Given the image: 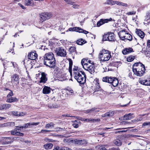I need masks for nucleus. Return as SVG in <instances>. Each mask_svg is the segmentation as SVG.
Returning <instances> with one entry per match:
<instances>
[{
  "mask_svg": "<svg viewBox=\"0 0 150 150\" xmlns=\"http://www.w3.org/2000/svg\"><path fill=\"white\" fill-rule=\"evenodd\" d=\"M15 126L14 122H8L0 125V127H13Z\"/></svg>",
  "mask_w": 150,
  "mask_h": 150,
  "instance_id": "4468645a",
  "label": "nucleus"
},
{
  "mask_svg": "<svg viewBox=\"0 0 150 150\" xmlns=\"http://www.w3.org/2000/svg\"><path fill=\"white\" fill-rule=\"evenodd\" d=\"M149 125L150 126V122H144L142 125L143 126Z\"/></svg>",
  "mask_w": 150,
  "mask_h": 150,
  "instance_id": "603ef678",
  "label": "nucleus"
},
{
  "mask_svg": "<svg viewBox=\"0 0 150 150\" xmlns=\"http://www.w3.org/2000/svg\"><path fill=\"white\" fill-rule=\"evenodd\" d=\"M108 150H120L119 148V147H112L110 148Z\"/></svg>",
  "mask_w": 150,
  "mask_h": 150,
  "instance_id": "3c124183",
  "label": "nucleus"
},
{
  "mask_svg": "<svg viewBox=\"0 0 150 150\" xmlns=\"http://www.w3.org/2000/svg\"><path fill=\"white\" fill-rule=\"evenodd\" d=\"M76 27H74L73 28H70L69 29V30L70 31H76Z\"/></svg>",
  "mask_w": 150,
  "mask_h": 150,
  "instance_id": "c03bdc74",
  "label": "nucleus"
},
{
  "mask_svg": "<svg viewBox=\"0 0 150 150\" xmlns=\"http://www.w3.org/2000/svg\"><path fill=\"white\" fill-rule=\"evenodd\" d=\"M133 51V49L131 48H126L125 50L122 51V53L125 55L131 53Z\"/></svg>",
  "mask_w": 150,
  "mask_h": 150,
  "instance_id": "aec40b11",
  "label": "nucleus"
},
{
  "mask_svg": "<svg viewBox=\"0 0 150 150\" xmlns=\"http://www.w3.org/2000/svg\"><path fill=\"white\" fill-rule=\"evenodd\" d=\"M59 147L58 146H57L54 147V148L53 149V150H59Z\"/></svg>",
  "mask_w": 150,
  "mask_h": 150,
  "instance_id": "338daca9",
  "label": "nucleus"
},
{
  "mask_svg": "<svg viewBox=\"0 0 150 150\" xmlns=\"http://www.w3.org/2000/svg\"><path fill=\"white\" fill-rule=\"evenodd\" d=\"M114 35L113 33H108L103 36V40H108L110 41H113L115 40Z\"/></svg>",
  "mask_w": 150,
  "mask_h": 150,
  "instance_id": "6e6552de",
  "label": "nucleus"
},
{
  "mask_svg": "<svg viewBox=\"0 0 150 150\" xmlns=\"http://www.w3.org/2000/svg\"><path fill=\"white\" fill-rule=\"evenodd\" d=\"M74 78L81 84H83L86 81V75L85 72L80 70V72L74 76Z\"/></svg>",
  "mask_w": 150,
  "mask_h": 150,
  "instance_id": "20e7f679",
  "label": "nucleus"
},
{
  "mask_svg": "<svg viewBox=\"0 0 150 150\" xmlns=\"http://www.w3.org/2000/svg\"><path fill=\"white\" fill-rule=\"evenodd\" d=\"M44 64L50 68L55 67L56 60L54 54L52 52H49L45 54L44 57Z\"/></svg>",
  "mask_w": 150,
  "mask_h": 150,
  "instance_id": "f257e3e1",
  "label": "nucleus"
},
{
  "mask_svg": "<svg viewBox=\"0 0 150 150\" xmlns=\"http://www.w3.org/2000/svg\"><path fill=\"white\" fill-rule=\"evenodd\" d=\"M101 147L100 148V150H107V149L105 148V147H107V145H101Z\"/></svg>",
  "mask_w": 150,
  "mask_h": 150,
  "instance_id": "de8ad7c7",
  "label": "nucleus"
},
{
  "mask_svg": "<svg viewBox=\"0 0 150 150\" xmlns=\"http://www.w3.org/2000/svg\"><path fill=\"white\" fill-rule=\"evenodd\" d=\"M28 59L32 60L35 59L37 57V54L34 52H31L27 55Z\"/></svg>",
  "mask_w": 150,
  "mask_h": 150,
  "instance_id": "ddd939ff",
  "label": "nucleus"
},
{
  "mask_svg": "<svg viewBox=\"0 0 150 150\" xmlns=\"http://www.w3.org/2000/svg\"><path fill=\"white\" fill-rule=\"evenodd\" d=\"M136 33L139 37H140L141 38H142L144 37V33L140 30L137 29Z\"/></svg>",
  "mask_w": 150,
  "mask_h": 150,
  "instance_id": "412c9836",
  "label": "nucleus"
},
{
  "mask_svg": "<svg viewBox=\"0 0 150 150\" xmlns=\"http://www.w3.org/2000/svg\"><path fill=\"white\" fill-rule=\"evenodd\" d=\"M118 1H114L112 0H108L107 1V3L108 4H111L112 5H114L115 4L117 5V3Z\"/></svg>",
  "mask_w": 150,
  "mask_h": 150,
  "instance_id": "2f4dec72",
  "label": "nucleus"
},
{
  "mask_svg": "<svg viewBox=\"0 0 150 150\" xmlns=\"http://www.w3.org/2000/svg\"><path fill=\"white\" fill-rule=\"evenodd\" d=\"M125 39H126L129 41H131L132 40V36L131 35L127 33L126 35L125 36Z\"/></svg>",
  "mask_w": 150,
  "mask_h": 150,
  "instance_id": "473e14b6",
  "label": "nucleus"
},
{
  "mask_svg": "<svg viewBox=\"0 0 150 150\" xmlns=\"http://www.w3.org/2000/svg\"><path fill=\"white\" fill-rule=\"evenodd\" d=\"M88 61V59H82L81 61V64L82 65L83 67V66L84 65L88 63L86 62H87Z\"/></svg>",
  "mask_w": 150,
  "mask_h": 150,
  "instance_id": "a19ab883",
  "label": "nucleus"
},
{
  "mask_svg": "<svg viewBox=\"0 0 150 150\" xmlns=\"http://www.w3.org/2000/svg\"><path fill=\"white\" fill-rule=\"evenodd\" d=\"M2 139L3 140H6V141H8V139H12V140H13V138L12 137H3Z\"/></svg>",
  "mask_w": 150,
  "mask_h": 150,
  "instance_id": "a18cd8bd",
  "label": "nucleus"
},
{
  "mask_svg": "<svg viewBox=\"0 0 150 150\" xmlns=\"http://www.w3.org/2000/svg\"><path fill=\"white\" fill-rule=\"evenodd\" d=\"M47 80V78L46 76V75L45 73H42L41 74V77L40 78V83H45Z\"/></svg>",
  "mask_w": 150,
  "mask_h": 150,
  "instance_id": "6ab92c4d",
  "label": "nucleus"
},
{
  "mask_svg": "<svg viewBox=\"0 0 150 150\" xmlns=\"http://www.w3.org/2000/svg\"><path fill=\"white\" fill-rule=\"evenodd\" d=\"M53 146V144L50 143H48L44 146V148L46 149H51Z\"/></svg>",
  "mask_w": 150,
  "mask_h": 150,
  "instance_id": "a878e982",
  "label": "nucleus"
},
{
  "mask_svg": "<svg viewBox=\"0 0 150 150\" xmlns=\"http://www.w3.org/2000/svg\"><path fill=\"white\" fill-rule=\"evenodd\" d=\"M86 42L85 40L82 39H79L76 41V43L79 45H82L86 43Z\"/></svg>",
  "mask_w": 150,
  "mask_h": 150,
  "instance_id": "cd10ccee",
  "label": "nucleus"
},
{
  "mask_svg": "<svg viewBox=\"0 0 150 150\" xmlns=\"http://www.w3.org/2000/svg\"><path fill=\"white\" fill-rule=\"evenodd\" d=\"M132 70L134 74L137 76H141L145 73V69L144 64L140 62H137L134 64Z\"/></svg>",
  "mask_w": 150,
  "mask_h": 150,
  "instance_id": "f03ea898",
  "label": "nucleus"
},
{
  "mask_svg": "<svg viewBox=\"0 0 150 150\" xmlns=\"http://www.w3.org/2000/svg\"><path fill=\"white\" fill-rule=\"evenodd\" d=\"M18 101V99L15 97H11L8 98L6 100V102L8 103H12L13 102H16Z\"/></svg>",
  "mask_w": 150,
  "mask_h": 150,
  "instance_id": "5701e85b",
  "label": "nucleus"
},
{
  "mask_svg": "<svg viewBox=\"0 0 150 150\" xmlns=\"http://www.w3.org/2000/svg\"><path fill=\"white\" fill-rule=\"evenodd\" d=\"M24 115H25V113H24L23 112H18V116H22Z\"/></svg>",
  "mask_w": 150,
  "mask_h": 150,
  "instance_id": "bf43d9fd",
  "label": "nucleus"
},
{
  "mask_svg": "<svg viewBox=\"0 0 150 150\" xmlns=\"http://www.w3.org/2000/svg\"><path fill=\"white\" fill-rule=\"evenodd\" d=\"M117 3V5L118 6H121L125 7L128 6V5L126 3H123L122 2L118 1Z\"/></svg>",
  "mask_w": 150,
  "mask_h": 150,
  "instance_id": "4c0bfd02",
  "label": "nucleus"
},
{
  "mask_svg": "<svg viewBox=\"0 0 150 150\" xmlns=\"http://www.w3.org/2000/svg\"><path fill=\"white\" fill-rule=\"evenodd\" d=\"M49 107L51 108H56L58 107V106L56 103H54V104H53L52 105H50Z\"/></svg>",
  "mask_w": 150,
  "mask_h": 150,
  "instance_id": "49530a36",
  "label": "nucleus"
},
{
  "mask_svg": "<svg viewBox=\"0 0 150 150\" xmlns=\"http://www.w3.org/2000/svg\"><path fill=\"white\" fill-rule=\"evenodd\" d=\"M64 0L67 1V3L68 4H69L72 5H73V4H74V2H72L70 0H67H67Z\"/></svg>",
  "mask_w": 150,
  "mask_h": 150,
  "instance_id": "4d7b16f0",
  "label": "nucleus"
},
{
  "mask_svg": "<svg viewBox=\"0 0 150 150\" xmlns=\"http://www.w3.org/2000/svg\"><path fill=\"white\" fill-rule=\"evenodd\" d=\"M54 124L53 122H51L47 124L45 126V128L46 129L50 128L51 127H54Z\"/></svg>",
  "mask_w": 150,
  "mask_h": 150,
  "instance_id": "7c9ffc66",
  "label": "nucleus"
},
{
  "mask_svg": "<svg viewBox=\"0 0 150 150\" xmlns=\"http://www.w3.org/2000/svg\"><path fill=\"white\" fill-rule=\"evenodd\" d=\"M96 109H97V108H93L91 109H89V110L90 112H91V113L92 112L95 111V110Z\"/></svg>",
  "mask_w": 150,
  "mask_h": 150,
  "instance_id": "680f3d73",
  "label": "nucleus"
},
{
  "mask_svg": "<svg viewBox=\"0 0 150 150\" xmlns=\"http://www.w3.org/2000/svg\"><path fill=\"white\" fill-rule=\"evenodd\" d=\"M104 116L105 117H108V116H110V113L109 112H107L105 114H104Z\"/></svg>",
  "mask_w": 150,
  "mask_h": 150,
  "instance_id": "13d9d810",
  "label": "nucleus"
},
{
  "mask_svg": "<svg viewBox=\"0 0 150 150\" xmlns=\"http://www.w3.org/2000/svg\"><path fill=\"white\" fill-rule=\"evenodd\" d=\"M150 23V19L149 18V17L148 16H146L144 20V24L145 25H147Z\"/></svg>",
  "mask_w": 150,
  "mask_h": 150,
  "instance_id": "72a5a7b5",
  "label": "nucleus"
},
{
  "mask_svg": "<svg viewBox=\"0 0 150 150\" xmlns=\"http://www.w3.org/2000/svg\"><path fill=\"white\" fill-rule=\"evenodd\" d=\"M147 45L149 47H150V40H148L147 42Z\"/></svg>",
  "mask_w": 150,
  "mask_h": 150,
  "instance_id": "774afa93",
  "label": "nucleus"
},
{
  "mask_svg": "<svg viewBox=\"0 0 150 150\" xmlns=\"http://www.w3.org/2000/svg\"><path fill=\"white\" fill-rule=\"evenodd\" d=\"M11 114L15 116H18V112L17 111H13L11 112Z\"/></svg>",
  "mask_w": 150,
  "mask_h": 150,
  "instance_id": "8fccbe9b",
  "label": "nucleus"
},
{
  "mask_svg": "<svg viewBox=\"0 0 150 150\" xmlns=\"http://www.w3.org/2000/svg\"><path fill=\"white\" fill-rule=\"evenodd\" d=\"M127 33L124 30L120 31L118 35L119 37L122 40H125V36L126 35Z\"/></svg>",
  "mask_w": 150,
  "mask_h": 150,
  "instance_id": "2eb2a0df",
  "label": "nucleus"
},
{
  "mask_svg": "<svg viewBox=\"0 0 150 150\" xmlns=\"http://www.w3.org/2000/svg\"><path fill=\"white\" fill-rule=\"evenodd\" d=\"M134 59V56H130L127 58V61L128 62H130L133 61Z\"/></svg>",
  "mask_w": 150,
  "mask_h": 150,
  "instance_id": "58836bf2",
  "label": "nucleus"
},
{
  "mask_svg": "<svg viewBox=\"0 0 150 150\" xmlns=\"http://www.w3.org/2000/svg\"><path fill=\"white\" fill-rule=\"evenodd\" d=\"M11 82L13 85H17L19 83V76L16 74H13L11 77Z\"/></svg>",
  "mask_w": 150,
  "mask_h": 150,
  "instance_id": "0eeeda50",
  "label": "nucleus"
},
{
  "mask_svg": "<svg viewBox=\"0 0 150 150\" xmlns=\"http://www.w3.org/2000/svg\"><path fill=\"white\" fill-rule=\"evenodd\" d=\"M73 71H74V76L80 72L79 69H78V67H74V68L73 69Z\"/></svg>",
  "mask_w": 150,
  "mask_h": 150,
  "instance_id": "c756f323",
  "label": "nucleus"
},
{
  "mask_svg": "<svg viewBox=\"0 0 150 150\" xmlns=\"http://www.w3.org/2000/svg\"><path fill=\"white\" fill-rule=\"evenodd\" d=\"M142 120V117H139L138 118H137V120H136V121L137 122H138L139 121Z\"/></svg>",
  "mask_w": 150,
  "mask_h": 150,
  "instance_id": "052dcab7",
  "label": "nucleus"
},
{
  "mask_svg": "<svg viewBox=\"0 0 150 150\" xmlns=\"http://www.w3.org/2000/svg\"><path fill=\"white\" fill-rule=\"evenodd\" d=\"M136 12L135 11H129L126 14L128 15H135L136 14Z\"/></svg>",
  "mask_w": 150,
  "mask_h": 150,
  "instance_id": "37998d69",
  "label": "nucleus"
},
{
  "mask_svg": "<svg viewBox=\"0 0 150 150\" xmlns=\"http://www.w3.org/2000/svg\"><path fill=\"white\" fill-rule=\"evenodd\" d=\"M132 73L131 72L129 73V76L131 78H134L133 76H132Z\"/></svg>",
  "mask_w": 150,
  "mask_h": 150,
  "instance_id": "69168bd1",
  "label": "nucleus"
},
{
  "mask_svg": "<svg viewBox=\"0 0 150 150\" xmlns=\"http://www.w3.org/2000/svg\"><path fill=\"white\" fill-rule=\"evenodd\" d=\"M18 5L20 7H21L23 9H25V7L24 6H23V5H22L20 3H18Z\"/></svg>",
  "mask_w": 150,
  "mask_h": 150,
  "instance_id": "0e129e2a",
  "label": "nucleus"
},
{
  "mask_svg": "<svg viewBox=\"0 0 150 150\" xmlns=\"http://www.w3.org/2000/svg\"><path fill=\"white\" fill-rule=\"evenodd\" d=\"M76 32H78L80 33H83L85 34H87L89 32L86 30H84L83 29L79 27H76Z\"/></svg>",
  "mask_w": 150,
  "mask_h": 150,
  "instance_id": "b1692460",
  "label": "nucleus"
},
{
  "mask_svg": "<svg viewBox=\"0 0 150 150\" xmlns=\"http://www.w3.org/2000/svg\"><path fill=\"white\" fill-rule=\"evenodd\" d=\"M133 115V113H129L128 114H126L124 116L123 119L125 120H131L134 118V117L132 116Z\"/></svg>",
  "mask_w": 150,
  "mask_h": 150,
  "instance_id": "f3484780",
  "label": "nucleus"
},
{
  "mask_svg": "<svg viewBox=\"0 0 150 150\" xmlns=\"http://www.w3.org/2000/svg\"><path fill=\"white\" fill-rule=\"evenodd\" d=\"M114 144L117 146H120L122 145V142L119 139H117L114 141Z\"/></svg>",
  "mask_w": 150,
  "mask_h": 150,
  "instance_id": "c85d7f7f",
  "label": "nucleus"
},
{
  "mask_svg": "<svg viewBox=\"0 0 150 150\" xmlns=\"http://www.w3.org/2000/svg\"><path fill=\"white\" fill-rule=\"evenodd\" d=\"M76 121L74 122L73 125L74 127L75 128H78L79 127V125L78 124L76 123Z\"/></svg>",
  "mask_w": 150,
  "mask_h": 150,
  "instance_id": "09e8293b",
  "label": "nucleus"
},
{
  "mask_svg": "<svg viewBox=\"0 0 150 150\" xmlns=\"http://www.w3.org/2000/svg\"><path fill=\"white\" fill-rule=\"evenodd\" d=\"M8 90H9V91L10 92L9 93H8V95L7 96V97L8 98H10L11 97L13 96V93L12 91H11V90H9V89H8Z\"/></svg>",
  "mask_w": 150,
  "mask_h": 150,
  "instance_id": "79ce46f5",
  "label": "nucleus"
},
{
  "mask_svg": "<svg viewBox=\"0 0 150 150\" xmlns=\"http://www.w3.org/2000/svg\"><path fill=\"white\" fill-rule=\"evenodd\" d=\"M69 51L71 53L75 52L76 51V47H71L70 48Z\"/></svg>",
  "mask_w": 150,
  "mask_h": 150,
  "instance_id": "e433bc0d",
  "label": "nucleus"
},
{
  "mask_svg": "<svg viewBox=\"0 0 150 150\" xmlns=\"http://www.w3.org/2000/svg\"><path fill=\"white\" fill-rule=\"evenodd\" d=\"M52 16V14L50 13L45 12L41 13L40 15L41 20L42 22L50 18Z\"/></svg>",
  "mask_w": 150,
  "mask_h": 150,
  "instance_id": "1a4fd4ad",
  "label": "nucleus"
},
{
  "mask_svg": "<svg viewBox=\"0 0 150 150\" xmlns=\"http://www.w3.org/2000/svg\"><path fill=\"white\" fill-rule=\"evenodd\" d=\"M83 68L88 71L91 74H93L94 72V65L91 63H88L86 64L83 66Z\"/></svg>",
  "mask_w": 150,
  "mask_h": 150,
  "instance_id": "423d86ee",
  "label": "nucleus"
},
{
  "mask_svg": "<svg viewBox=\"0 0 150 150\" xmlns=\"http://www.w3.org/2000/svg\"><path fill=\"white\" fill-rule=\"evenodd\" d=\"M139 82L140 84L145 85V86H150V78L149 81L146 80H142L139 79Z\"/></svg>",
  "mask_w": 150,
  "mask_h": 150,
  "instance_id": "dca6fc26",
  "label": "nucleus"
},
{
  "mask_svg": "<svg viewBox=\"0 0 150 150\" xmlns=\"http://www.w3.org/2000/svg\"><path fill=\"white\" fill-rule=\"evenodd\" d=\"M103 81L108 82L112 84L113 86H117L118 84V80L116 78L113 77L106 76L103 78Z\"/></svg>",
  "mask_w": 150,
  "mask_h": 150,
  "instance_id": "39448f33",
  "label": "nucleus"
},
{
  "mask_svg": "<svg viewBox=\"0 0 150 150\" xmlns=\"http://www.w3.org/2000/svg\"><path fill=\"white\" fill-rule=\"evenodd\" d=\"M112 19L111 18H110L109 19H101L97 23V27H99L101 25L105 23H108L109 21H111Z\"/></svg>",
  "mask_w": 150,
  "mask_h": 150,
  "instance_id": "f8f14e48",
  "label": "nucleus"
},
{
  "mask_svg": "<svg viewBox=\"0 0 150 150\" xmlns=\"http://www.w3.org/2000/svg\"><path fill=\"white\" fill-rule=\"evenodd\" d=\"M56 52L58 55L61 57H65L66 55V52L65 50L62 47H58L56 49Z\"/></svg>",
  "mask_w": 150,
  "mask_h": 150,
  "instance_id": "9b49d317",
  "label": "nucleus"
},
{
  "mask_svg": "<svg viewBox=\"0 0 150 150\" xmlns=\"http://www.w3.org/2000/svg\"><path fill=\"white\" fill-rule=\"evenodd\" d=\"M69 71L71 75L72 74V67L73 65V62L71 59L69 60Z\"/></svg>",
  "mask_w": 150,
  "mask_h": 150,
  "instance_id": "393cba45",
  "label": "nucleus"
},
{
  "mask_svg": "<svg viewBox=\"0 0 150 150\" xmlns=\"http://www.w3.org/2000/svg\"><path fill=\"white\" fill-rule=\"evenodd\" d=\"M40 122H36V123H35V122H33L31 123H30V125H35V126H36V125H39V124H40Z\"/></svg>",
  "mask_w": 150,
  "mask_h": 150,
  "instance_id": "864d4df0",
  "label": "nucleus"
},
{
  "mask_svg": "<svg viewBox=\"0 0 150 150\" xmlns=\"http://www.w3.org/2000/svg\"><path fill=\"white\" fill-rule=\"evenodd\" d=\"M50 131L47 130L45 129H42L41 130V132H42L45 133V132H48Z\"/></svg>",
  "mask_w": 150,
  "mask_h": 150,
  "instance_id": "e2e57ef3",
  "label": "nucleus"
},
{
  "mask_svg": "<svg viewBox=\"0 0 150 150\" xmlns=\"http://www.w3.org/2000/svg\"><path fill=\"white\" fill-rule=\"evenodd\" d=\"M84 121L88 122H99L100 120L99 119H86L83 120Z\"/></svg>",
  "mask_w": 150,
  "mask_h": 150,
  "instance_id": "4be33fe9",
  "label": "nucleus"
},
{
  "mask_svg": "<svg viewBox=\"0 0 150 150\" xmlns=\"http://www.w3.org/2000/svg\"><path fill=\"white\" fill-rule=\"evenodd\" d=\"M59 150H72L71 149L67 147H62L59 149Z\"/></svg>",
  "mask_w": 150,
  "mask_h": 150,
  "instance_id": "5fc2aeb1",
  "label": "nucleus"
},
{
  "mask_svg": "<svg viewBox=\"0 0 150 150\" xmlns=\"http://www.w3.org/2000/svg\"><path fill=\"white\" fill-rule=\"evenodd\" d=\"M72 143L75 144H78L79 145L86 146V145L88 143V142L87 140L85 139L79 140L77 139L72 140L71 141Z\"/></svg>",
  "mask_w": 150,
  "mask_h": 150,
  "instance_id": "9d476101",
  "label": "nucleus"
},
{
  "mask_svg": "<svg viewBox=\"0 0 150 150\" xmlns=\"http://www.w3.org/2000/svg\"><path fill=\"white\" fill-rule=\"evenodd\" d=\"M30 123H28L26 124H24V125L23 126H21V127H18V126H16V127H20V128H27L28 127H30Z\"/></svg>",
  "mask_w": 150,
  "mask_h": 150,
  "instance_id": "c9c22d12",
  "label": "nucleus"
},
{
  "mask_svg": "<svg viewBox=\"0 0 150 150\" xmlns=\"http://www.w3.org/2000/svg\"><path fill=\"white\" fill-rule=\"evenodd\" d=\"M2 105V107L4 110H6L9 108L11 106V105L9 104H4Z\"/></svg>",
  "mask_w": 150,
  "mask_h": 150,
  "instance_id": "f704fd0d",
  "label": "nucleus"
},
{
  "mask_svg": "<svg viewBox=\"0 0 150 150\" xmlns=\"http://www.w3.org/2000/svg\"><path fill=\"white\" fill-rule=\"evenodd\" d=\"M25 4L26 6H32L33 5L32 0H25Z\"/></svg>",
  "mask_w": 150,
  "mask_h": 150,
  "instance_id": "bb28decb",
  "label": "nucleus"
},
{
  "mask_svg": "<svg viewBox=\"0 0 150 150\" xmlns=\"http://www.w3.org/2000/svg\"><path fill=\"white\" fill-rule=\"evenodd\" d=\"M72 7L74 8H78L79 6L77 4H73V5H72Z\"/></svg>",
  "mask_w": 150,
  "mask_h": 150,
  "instance_id": "6e6d98bb",
  "label": "nucleus"
},
{
  "mask_svg": "<svg viewBox=\"0 0 150 150\" xmlns=\"http://www.w3.org/2000/svg\"><path fill=\"white\" fill-rule=\"evenodd\" d=\"M98 57L100 61H107L110 59L111 57L110 53L108 50L103 49L100 52Z\"/></svg>",
  "mask_w": 150,
  "mask_h": 150,
  "instance_id": "7ed1b4c3",
  "label": "nucleus"
},
{
  "mask_svg": "<svg viewBox=\"0 0 150 150\" xmlns=\"http://www.w3.org/2000/svg\"><path fill=\"white\" fill-rule=\"evenodd\" d=\"M51 90L50 87L45 86L43 89V93L45 94H49Z\"/></svg>",
  "mask_w": 150,
  "mask_h": 150,
  "instance_id": "a211bd4d",
  "label": "nucleus"
},
{
  "mask_svg": "<svg viewBox=\"0 0 150 150\" xmlns=\"http://www.w3.org/2000/svg\"><path fill=\"white\" fill-rule=\"evenodd\" d=\"M4 141L3 142H2V144L3 145L11 144L12 143L13 141V140H11L10 141H6V140Z\"/></svg>",
  "mask_w": 150,
  "mask_h": 150,
  "instance_id": "ea45409f",
  "label": "nucleus"
}]
</instances>
